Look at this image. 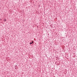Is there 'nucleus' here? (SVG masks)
I'll return each mask as SVG.
<instances>
[{
    "label": "nucleus",
    "instance_id": "1",
    "mask_svg": "<svg viewBox=\"0 0 77 77\" xmlns=\"http://www.w3.org/2000/svg\"><path fill=\"white\" fill-rule=\"evenodd\" d=\"M33 42L32 41L31 43V42L30 43V44H33Z\"/></svg>",
    "mask_w": 77,
    "mask_h": 77
},
{
    "label": "nucleus",
    "instance_id": "2",
    "mask_svg": "<svg viewBox=\"0 0 77 77\" xmlns=\"http://www.w3.org/2000/svg\"><path fill=\"white\" fill-rule=\"evenodd\" d=\"M4 21H6V19H5L4 20Z\"/></svg>",
    "mask_w": 77,
    "mask_h": 77
},
{
    "label": "nucleus",
    "instance_id": "3",
    "mask_svg": "<svg viewBox=\"0 0 77 77\" xmlns=\"http://www.w3.org/2000/svg\"><path fill=\"white\" fill-rule=\"evenodd\" d=\"M15 69H16V68H15Z\"/></svg>",
    "mask_w": 77,
    "mask_h": 77
}]
</instances>
